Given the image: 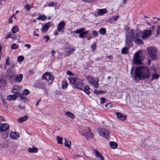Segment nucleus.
<instances>
[{
	"instance_id": "obj_31",
	"label": "nucleus",
	"mask_w": 160,
	"mask_h": 160,
	"mask_svg": "<svg viewBox=\"0 0 160 160\" xmlns=\"http://www.w3.org/2000/svg\"><path fill=\"white\" fill-rule=\"evenodd\" d=\"M68 78L70 83L72 85L75 83L76 79H77V78Z\"/></svg>"
},
{
	"instance_id": "obj_16",
	"label": "nucleus",
	"mask_w": 160,
	"mask_h": 160,
	"mask_svg": "<svg viewBox=\"0 0 160 160\" xmlns=\"http://www.w3.org/2000/svg\"><path fill=\"white\" fill-rule=\"evenodd\" d=\"M9 127V125L7 123L2 124L0 126V131H5L8 129Z\"/></svg>"
},
{
	"instance_id": "obj_34",
	"label": "nucleus",
	"mask_w": 160,
	"mask_h": 160,
	"mask_svg": "<svg viewBox=\"0 0 160 160\" xmlns=\"http://www.w3.org/2000/svg\"><path fill=\"white\" fill-rule=\"evenodd\" d=\"M99 32L101 34H105L106 33V29L104 28H101L99 30Z\"/></svg>"
},
{
	"instance_id": "obj_45",
	"label": "nucleus",
	"mask_w": 160,
	"mask_h": 160,
	"mask_svg": "<svg viewBox=\"0 0 160 160\" xmlns=\"http://www.w3.org/2000/svg\"><path fill=\"white\" fill-rule=\"evenodd\" d=\"M29 93V91L27 89H25L24 91L23 92V94L24 95H27Z\"/></svg>"
},
{
	"instance_id": "obj_13",
	"label": "nucleus",
	"mask_w": 160,
	"mask_h": 160,
	"mask_svg": "<svg viewBox=\"0 0 160 160\" xmlns=\"http://www.w3.org/2000/svg\"><path fill=\"white\" fill-rule=\"evenodd\" d=\"M19 136V133L16 132H11L10 133V137L11 138L14 139H18Z\"/></svg>"
},
{
	"instance_id": "obj_56",
	"label": "nucleus",
	"mask_w": 160,
	"mask_h": 160,
	"mask_svg": "<svg viewBox=\"0 0 160 160\" xmlns=\"http://www.w3.org/2000/svg\"><path fill=\"white\" fill-rule=\"evenodd\" d=\"M18 107L19 109L21 110L24 109L25 108L24 107L21 105H18Z\"/></svg>"
},
{
	"instance_id": "obj_7",
	"label": "nucleus",
	"mask_w": 160,
	"mask_h": 160,
	"mask_svg": "<svg viewBox=\"0 0 160 160\" xmlns=\"http://www.w3.org/2000/svg\"><path fill=\"white\" fill-rule=\"evenodd\" d=\"M81 132L82 134L87 138H92L93 137V134L88 128L85 130H82Z\"/></svg>"
},
{
	"instance_id": "obj_28",
	"label": "nucleus",
	"mask_w": 160,
	"mask_h": 160,
	"mask_svg": "<svg viewBox=\"0 0 160 160\" xmlns=\"http://www.w3.org/2000/svg\"><path fill=\"white\" fill-rule=\"evenodd\" d=\"M109 145L111 148L112 149L116 148L118 146L117 143L114 142H110L109 143Z\"/></svg>"
},
{
	"instance_id": "obj_57",
	"label": "nucleus",
	"mask_w": 160,
	"mask_h": 160,
	"mask_svg": "<svg viewBox=\"0 0 160 160\" xmlns=\"http://www.w3.org/2000/svg\"><path fill=\"white\" fill-rule=\"evenodd\" d=\"M119 18V16H116L114 18V21H116Z\"/></svg>"
},
{
	"instance_id": "obj_53",
	"label": "nucleus",
	"mask_w": 160,
	"mask_h": 160,
	"mask_svg": "<svg viewBox=\"0 0 160 160\" xmlns=\"http://www.w3.org/2000/svg\"><path fill=\"white\" fill-rule=\"evenodd\" d=\"M43 38L47 40L46 42H47L49 39V37L48 36H44Z\"/></svg>"
},
{
	"instance_id": "obj_64",
	"label": "nucleus",
	"mask_w": 160,
	"mask_h": 160,
	"mask_svg": "<svg viewBox=\"0 0 160 160\" xmlns=\"http://www.w3.org/2000/svg\"><path fill=\"white\" fill-rule=\"evenodd\" d=\"M104 92L103 91H98V92L97 93V94H98L100 93H103Z\"/></svg>"
},
{
	"instance_id": "obj_63",
	"label": "nucleus",
	"mask_w": 160,
	"mask_h": 160,
	"mask_svg": "<svg viewBox=\"0 0 160 160\" xmlns=\"http://www.w3.org/2000/svg\"><path fill=\"white\" fill-rule=\"evenodd\" d=\"M41 101V99L40 98L38 100V101L37 102H36V106H38L39 104V102H40V101Z\"/></svg>"
},
{
	"instance_id": "obj_14",
	"label": "nucleus",
	"mask_w": 160,
	"mask_h": 160,
	"mask_svg": "<svg viewBox=\"0 0 160 160\" xmlns=\"http://www.w3.org/2000/svg\"><path fill=\"white\" fill-rule=\"evenodd\" d=\"M65 25V23L64 21H62L60 22L58 24L57 30L59 32H61L63 29L64 28Z\"/></svg>"
},
{
	"instance_id": "obj_27",
	"label": "nucleus",
	"mask_w": 160,
	"mask_h": 160,
	"mask_svg": "<svg viewBox=\"0 0 160 160\" xmlns=\"http://www.w3.org/2000/svg\"><path fill=\"white\" fill-rule=\"evenodd\" d=\"M17 96L16 95H10L7 96V99L8 101L13 100L16 99Z\"/></svg>"
},
{
	"instance_id": "obj_9",
	"label": "nucleus",
	"mask_w": 160,
	"mask_h": 160,
	"mask_svg": "<svg viewBox=\"0 0 160 160\" xmlns=\"http://www.w3.org/2000/svg\"><path fill=\"white\" fill-rule=\"evenodd\" d=\"M73 85L72 87L75 88H79L81 90H82L83 89L82 81L81 79L78 78L76 79L75 82Z\"/></svg>"
},
{
	"instance_id": "obj_35",
	"label": "nucleus",
	"mask_w": 160,
	"mask_h": 160,
	"mask_svg": "<svg viewBox=\"0 0 160 160\" xmlns=\"http://www.w3.org/2000/svg\"><path fill=\"white\" fill-rule=\"evenodd\" d=\"M67 83L66 81H63L62 82V86L63 88H66L67 87Z\"/></svg>"
},
{
	"instance_id": "obj_48",
	"label": "nucleus",
	"mask_w": 160,
	"mask_h": 160,
	"mask_svg": "<svg viewBox=\"0 0 160 160\" xmlns=\"http://www.w3.org/2000/svg\"><path fill=\"white\" fill-rule=\"evenodd\" d=\"M24 8L26 10H28V11H29L30 9V6L28 4H27L24 6Z\"/></svg>"
},
{
	"instance_id": "obj_38",
	"label": "nucleus",
	"mask_w": 160,
	"mask_h": 160,
	"mask_svg": "<svg viewBox=\"0 0 160 160\" xmlns=\"http://www.w3.org/2000/svg\"><path fill=\"white\" fill-rule=\"evenodd\" d=\"M17 97H18L21 100H24L26 98V97L24 95L21 93L18 94Z\"/></svg>"
},
{
	"instance_id": "obj_5",
	"label": "nucleus",
	"mask_w": 160,
	"mask_h": 160,
	"mask_svg": "<svg viewBox=\"0 0 160 160\" xmlns=\"http://www.w3.org/2000/svg\"><path fill=\"white\" fill-rule=\"evenodd\" d=\"M149 55L152 59H155L157 57V49L154 47H150L147 48Z\"/></svg>"
},
{
	"instance_id": "obj_47",
	"label": "nucleus",
	"mask_w": 160,
	"mask_h": 160,
	"mask_svg": "<svg viewBox=\"0 0 160 160\" xmlns=\"http://www.w3.org/2000/svg\"><path fill=\"white\" fill-rule=\"evenodd\" d=\"M8 133L4 132L3 134H2V137L3 138H6L8 137Z\"/></svg>"
},
{
	"instance_id": "obj_46",
	"label": "nucleus",
	"mask_w": 160,
	"mask_h": 160,
	"mask_svg": "<svg viewBox=\"0 0 160 160\" xmlns=\"http://www.w3.org/2000/svg\"><path fill=\"white\" fill-rule=\"evenodd\" d=\"M100 99V103L101 104H104L105 102L106 99L103 98H101Z\"/></svg>"
},
{
	"instance_id": "obj_4",
	"label": "nucleus",
	"mask_w": 160,
	"mask_h": 160,
	"mask_svg": "<svg viewBox=\"0 0 160 160\" xmlns=\"http://www.w3.org/2000/svg\"><path fill=\"white\" fill-rule=\"evenodd\" d=\"M88 82L91 85L93 86L96 88H98V79L96 78L92 77L91 76H88L87 77Z\"/></svg>"
},
{
	"instance_id": "obj_19",
	"label": "nucleus",
	"mask_w": 160,
	"mask_h": 160,
	"mask_svg": "<svg viewBox=\"0 0 160 160\" xmlns=\"http://www.w3.org/2000/svg\"><path fill=\"white\" fill-rule=\"evenodd\" d=\"M116 114L118 118L122 120H124L126 119L125 115L120 112H117L116 113Z\"/></svg>"
},
{
	"instance_id": "obj_37",
	"label": "nucleus",
	"mask_w": 160,
	"mask_h": 160,
	"mask_svg": "<svg viewBox=\"0 0 160 160\" xmlns=\"http://www.w3.org/2000/svg\"><path fill=\"white\" fill-rule=\"evenodd\" d=\"M63 138L62 137H60L58 136L57 137V140L58 141V143L59 144H62V140Z\"/></svg>"
},
{
	"instance_id": "obj_60",
	"label": "nucleus",
	"mask_w": 160,
	"mask_h": 160,
	"mask_svg": "<svg viewBox=\"0 0 160 160\" xmlns=\"http://www.w3.org/2000/svg\"><path fill=\"white\" fill-rule=\"evenodd\" d=\"M55 51H54V50H52L51 51V53H52V57H54V53H55Z\"/></svg>"
},
{
	"instance_id": "obj_17",
	"label": "nucleus",
	"mask_w": 160,
	"mask_h": 160,
	"mask_svg": "<svg viewBox=\"0 0 160 160\" xmlns=\"http://www.w3.org/2000/svg\"><path fill=\"white\" fill-rule=\"evenodd\" d=\"M51 22H49L46 23L43 26L42 28L41 29V31L42 32H46L49 28V27L51 25Z\"/></svg>"
},
{
	"instance_id": "obj_23",
	"label": "nucleus",
	"mask_w": 160,
	"mask_h": 160,
	"mask_svg": "<svg viewBox=\"0 0 160 160\" xmlns=\"http://www.w3.org/2000/svg\"><path fill=\"white\" fill-rule=\"evenodd\" d=\"M23 78V75L22 74H19L17 75L15 78V81L17 82H21Z\"/></svg>"
},
{
	"instance_id": "obj_55",
	"label": "nucleus",
	"mask_w": 160,
	"mask_h": 160,
	"mask_svg": "<svg viewBox=\"0 0 160 160\" xmlns=\"http://www.w3.org/2000/svg\"><path fill=\"white\" fill-rule=\"evenodd\" d=\"M67 73L69 75H72L73 74L72 73L70 70L67 71Z\"/></svg>"
},
{
	"instance_id": "obj_52",
	"label": "nucleus",
	"mask_w": 160,
	"mask_h": 160,
	"mask_svg": "<svg viewBox=\"0 0 160 160\" xmlns=\"http://www.w3.org/2000/svg\"><path fill=\"white\" fill-rule=\"evenodd\" d=\"M157 34L160 35V26H158V29L157 31Z\"/></svg>"
},
{
	"instance_id": "obj_8",
	"label": "nucleus",
	"mask_w": 160,
	"mask_h": 160,
	"mask_svg": "<svg viewBox=\"0 0 160 160\" xmlns=\"http://www.w3.org/2000/svg\"><path fill=\"white\" fill-rule=\"evenodd\" d=\"M42 79L49 82V84L52 83L53 82L54 78L52 74L49 73L44 74L42 76Z\"/></svg>"
},
{
	"instance_id": "obj_32",
	"label": "nucleus",
	"mask_w": 160,
	"mask_h": 160,
	"mask_svg": "<svg viewBox=\"0 0 160 160\" xmlns=\"http://www.w3.org/2000/svg\"><path fill=\"white\" fill-rule=\"evenodd\" d=\"M159 75L157 74H153L152 76L151 80H154L155 79H157L159 78Z\"/></svg>"
},
{
	"instance_id": "obj_6",
	"label": "nucleus",
	"mask_w": 160,
	"mask_h": 160,
	"mask_svg": "<svg viewBox=\"0 0 160 160\" xmlns=\"http://www.w3.org/2000/svg\"><path fill=\"white\" fill-rule=\"evenodd\" d=\"M97 131L99 135L108 139L109 138V132L108 131L103 128L97 129Z\"/></svg>"
},
{
	"instance_id": "obj_24",
	"label": "nucleus",
	"mask_w": 160,
	"mask_h": 160,
	"mask_svg": "<svg viewBox=\"0 0 160 160\" xmlns=\"http://www.w3.org/2000/svg\"><path fill=\"white\" fill-rule=\"evenodd\" d=\"M66 53L68 55L72 54L74 51L75 49L70 48H67L65 49Z\"/></svg>"
},
{
	"instance_id": "obj_25",
	"label": "nucleus",
	"mask_w": 160,
	"mask_h": 160,
	"mask_svg": "<svg viewBox=\"0 0 160 160\" xmlns=\"http://www.w3.org/2000/svg\"><path fill=\"white\" fill-rule=\"evenodd\" d=\"M28 151L30 153H37L38 151V149L34 147H30L28 148Z\"/></svg>"
},
{
	"instance_id": "obj_12",
	"label": "nucleus",
	"mask_w": 160,
	"mask_h": 160,
	"mask_svg": "<svg viewBox=\"0 0 160 160\" xmlns=\"http://www.w3.org/2000/svg\"><path fill=\"white\" fill-rule=\"evenodd\" d=\"M85 29L84 28H81L76 30L74 32L77 34L79 33V37L82 38L85 35L83 32V31H85Z\"/></svg>"
},
{
	"instance_id": "obj_49",
	"label": "nucleus",
	"mask_w": 160,
	"mask_h": 160,
	"mask_svg": "<svg viewBox=\"0 0 160 160\" xmlns=\"http://www.w3.org/2000/svg\"><path fill=\"white\" fill-rule=\"evenodd\" d=\"M92 34L93 37H95L98 35V32L96 31H93L92 32Z\"/></svg>"
},
{
	"instance_id": "obj_62",
	"label": "nucleus",
	"mask_w": 160,
	"mask_h": 160,
	"mask_svg": "<svg viewBox=\"0 0 160 160\" xmlns=\"http://www.w3.org/2000/svg\"><path fill=\"white\" fill-rule=\"evenodd\" d=\"M33 35H35L36 36H38V35H39L38 34L36 33V31H34L33 32Z\"/></svg>"
},
{
	"instance_id": "obj_21",
	"label": "nucleus",
	"mask_w": 160,
	"mask_h": 160,
	"mask_svg": "<svg viewBox=\"0 0 160 160\" xmlns=\"http://www.w3.org/2000/svg\"><path fill=\"white\" fill-rule=\"evenodd\" d=\"M107 12V10L106 8L99 9L97 12V14L99 15L102 16L106 13Z\"/></svg>"
},
{
	"instance_id": "obj_20",
	"label": "nucleus",
	"mask_w": 160,
	"mask_h": 160,
	"mask_svg": "<svg viewBox=\"0 0 160 160\" xmlns=\"http://www.w3.org/2000/svg\"><path fill=\"white\" fill-rule=\"evenodd\" d=\"M28 116L26 115L24 116L21 117L17 119V121L19 123L22 122L26 121L28 119Z\"/></svg>"
},
{
	"instance_id": "obj_18",
	"label": "nucleus",
	"mask_w": 160,
	"mask_h": 160,
	"mask_svg": "<svg viewBox=\"0 0 160 160\" xmlns=\"http://www.w3.org/2000/svg\"><path fill=\"white\" fill-rule=\"evenodd\" d=\"M6 82L3 76H0V88H2L6 85Z\"/></svg>"
},
{
	"instance_id": "obj_54",
	"label": "nucleus",
	"mask_w": 160,
	"mask_h": 160,
	"mask_svg": "<svg viewBox=\"0 0 160 160\" xmlns=\"http://www.w3.org/2000/svg\"><path fill=\"white\" fill-rule=\"evenodd\" d=\"M24 46L27 47L28 48H30L31 47V46L29 44H25Z\"/></svg>"
},
{
	"instance_id": "obj_10",
	"label": "nucleus",
	"mask_w": 160,
	"mask_h": 160,
	"mask_svg": "<svg viewBox=\"0 0 160 160\" xmlns=\"http://www.w3.org/2000/svg\"><path fill=\"white\" fill-rule=\"evenodd\" d=\"M151 30H144L142 32V38L144 39H147V38L150 37L152 34Z\"/></svg>"
},
{
	"instance_id": "obj_43",
	"label": "nucleus",
	"mask_w": 160,
	"mask_h": 160,
	"mask_svg": "<svg viewBox=\"0 0 160 160\" xmlns=\"http://www.w3.org/2000/svg\"><path fill=\"white\" fill-rule=\"evenodd\" d=\"M96 43L94 42L91 46V48L92 51H94L95 50L96 47Z\"/></svg>"
},
{
	"instance_id": "obj_44",
	"label": "nucleus",
	"mask_w": 160,
	"mask_h": 160,
	"mask_svg": "<svg viewBox=\"0 0 160 160\" xmlns=\"http://www.w3.org/2000/svg\"><path fill=\"white\" fill-rule=\"evenodd\" d=\"M12 49H16L18 48V46L15 43L12 44L11 46Z\"/></svg>"
},
{
	"instance_id": "obj_11",
	"label": "nucleus",
	"mask_w": 160,
	"mask_h": 160,
	"mask_svg": "<svg viewBox=\"0 0 160 160\" xmlns=\"http://www.w3.org/2000/svg\"><path fill=\"white\" fill-rule=\"evenodd\" d=\"M8 77H9L10 79H12L16 75V71L11 69H8L7 71Z\"/></svg>"
},
{
	"instance_id": "obj_40",
	"label": "nucleus",
	"mask_w": 160,
	"mask_h": 160,
	"mask_svg": "<svg viewBox=\"0 0 160 160\" xmlns=\"http://www.w3.org/2000/svg\"><path fill=\"white\" fill-rule=\"evenodd\" d=\"M37 87L39 88H44V85L42 83H39L37 85Z\"/></svg>"
},
{
	"instance_id": "obj_30",
	"label": "nucleus",
	"mask_w": 160,
	"mask_h": 160,
	"mask_svg": "<svg viewBox=\"0 0 160 160\" xmlns=\"http://www.w3.org/2000/svg\"><path fill=\"white\" fill-rule=\"evenodd\" d=\"M128 47H125L123 48L121 50V52L123 54H128Z\"/></svg>"
},
{
	"instance_id": "obj_39",
	"label": "nucleus",
	"mask_w": 160,
	"mask_h": 160,
	"mask_svg": "<svg viewBox=\"0 0 160 160\" xmlns=\"http://www.w3.org/2000/svg\"><path fill=\"white\" fill-rule=\"evenodd\" d=\"M46 18V17L45 15H40L37 18L38 20H41L42 21H44Z\"/></svg>"
},
{
	"instance_id": "obj_61",
	"label": "nucleus",
	"mask_w": 160,
	"mask_h": 160,
	"mask_svg": "<svg viewBox=\"0 0 160 160\" xmlns=\"http://www.w3.org/2000/svg\"><path fill=\"white\" fill-rule=\"evenodd\" d=\"M110 103H108L105 105V107L107 108H109V106H110Z\"/></svg>"
},
{
	"instance_id": "obj_33",
	"label": "nucleus",
	"mask_w": 160,
	"mask_h": 160,
	"mask_svg": "<svg viewBox=\"0 0 160 160\" xmlns=\"http://www.w3.org/2000/svg\"><path fill=\"white\" fill-rule=\"evenodd\" d=\"M89 90L90 88L88 86H86L84 88V92L88 94H89L90 93Z\"/></svg>"
},
{
	"instance_id": "obj_36",
	"label": "nucleus",
	"mask_w": 160,
	"mask_h": 160,
	"mask_svg": "<svg viewBox=\"0 0 160 160\" xmlns=\"http://www.w3.org/2000/svg\"><path fill=\"white\" fill-rule=\"evenodd\" d=\"M19 30L18 27L17 26H14L12 29V32L13 33H16Z\"/></svg>"
},
{
	"instance_id": "obj_50",
	"label": "nucleus",
	"mask_w": 160,
	"mask_h": 160,
	"mask_svg": "<svg viewBox=\"0 0 160 160\" xmlns=\"http://www.w3.org/2000/svg\"><path fill=\"white\" fill-rule=\"evenodd\" d=\"M114 16H113V17H111V18H108L107 20V22H110V23H111V20L113 18H114Z\"/></svg>"
},
{
	"instance_id": "obj_15",
	"label": "nucleus",
	"mask_w": 160,
	"mask_h": 160,
	"mask_svg": "<svg viewBox=\"0 0 160 160\" xmlns=\"http://www.w3.org/2000/svg\"><path fill=\"white\" fill-rule=\"evenodd\" d=\"M12 91L13 93L16 94L17 95L20 93V92L21 91V88L16 85H14L12 88Z\"/></svg>"
},
{
	"instance_id": "obj_3",
	"label": "nucleus",
	"mask_w": 160,
	"mask_h": 160,
	"mask_svg": "<svg viewBox=\"0 0 160 160\" xmlns=\"http://www.w3.org/2000/svg\"><path fill=\"white\" fill-rule=\"evenodd\" d=\"M145 58L144 56L142 54L141 50H138L134 54L133 58V62L135 64H142V61Z\"/></svg>"
},
{
	"instance_id": "obj_1",
	"label": "nucleus",
	"mask_w": 160,
	"mask_h": 160,
	"mask_svg": "<svg viewBox=\"0 0 160 160\" xmlns=\"http://www.w3.org/2000/svg\"><path fill=\"white\" fill-rule=\"evenodd\" d=\"M151 77L150 69L147 66L137 67L134 72V79L139 80L149 79Z\"/></svg>"
},
{
	"instance_id": "obj_2",
	"label": "nucleus",
	"mask_w": 160,
	"mask_h": 160,
	"mask_svg": "<svg viewBox=\"0 0 160 160\" xmlns=\"http://www.w3.org/2000/svg\"><path fill=\"white\" fill-rule=\"evenodd\" d=\"M139 34L138 33L134 32L131 29H127L126 31V45L129 47L132 44V40L135 39V42L136 44H142L143 42L140 39L138 38Z\"/></svg>"
},
{
	"instance_id": "obj_42",
	"label": "nucleus",
	"mask_w": 160,
	"mask_h": 160,
	"mask_svg": "<svg viewBox=\"0 0 160 160\" xmlns=\"http://www.w3.org/2000/svg\"><path fill=\"white\" fill-rule=\"evenodd\" d=\"M24 59V57L22 56H20L18 58V61L19 62H22Z\"/></svg>"
},
{
	"instance_id": "obj_58",
	"label": "nucleus",
	"mask_w": 160,
	"mask_h": 160,
	"mask_svg": "<svg viewBox=\"0 0 160 160\" xmlns=\"http://www.w3.org/2000/svg\"><path fill=\"white\" fill-rule=\"evenodd\" d=\"M12 18L11 17L9 19L8 22L10 23H12L13 22V21L12 20Z\"/></svg>"
},
{
	"instance_id": "obj_41",
	"label": "nucleus",
	"mask_w": 160,
	"mask_h": 160,
	"mask_svg": "<svg viewBox=\"0 0 160 160\" xmlns=\"http://www.w3.org/2000/svg\"><path fill=\"white\" fill-rule=\"evenodd\" d=\"M57 4L56 2H51L48 4V6L49 7H53Z\"/></svg>"
},
{
	"instance_id": "obj_51",
	"label": "nucleus",
	"mask_w": 160,
	"mask_h": 160,
	"mask_svg": "<svg viewBox=\"0 0 160 160\" xmlns=\"http://www.w3.org/2000/svg\"><path fill=\"white\" fill-rule=\"evenodd\" d=\"M10 58L9 57H8L6 61V63L7 65H9V61Z\"/></svg>"
},
{
	"instance_id": "obj_26",
	"label": "nucleus",
	"mask_w": 160,
	"mask_h": 160,
	"mask_svg": "<svg viewBox=\"0 0 160 160\" xmlns=\"http://www.w3.org/2000/svg\"><path fill=\"white\" fill-rule=\"evenodd\" d=\"M64 139L65 141V145L69 149H71V142L68 139H67L66 138H64Z\"/></svg>"
},
{
	"instance_id": "obj_22",
	"label": "nucleus",
	"mask_w": 160,
	"mask_h": 160,
	"mask_svg": "<svg viewBox=\"0 0 160 160\" xmlns=\"http://www.w3.org/2000/svg\"><path fill=\"white\" fill-rule=\"evenodd\" d=\"M94 152L96 157L99 158L101 160H104V158L102 154L98 150H95Z\"/></svg>"
},
{
	"instance_id": "obj_29",
	"label": "nucleus",
	"mask_w": 160,
	"mask_h": 160,
	"mask_svg": "<svg viewBox=\"0 0 160 160\" xmlns=\"http://www.w3.org/2000/svg\"><path fill=\"white\" fill-rule=\"evenodd\" d=\"M65 115L71 119H73L74 118V115L73 114L69 112H66Z\"/></svg>"
},
{
	"instance_id": "obj_59",
	"label": "nucleus",
	"mask_w": 160,
	"mask_h": 160,
	"mask_svg": "<svg viewBox=\"0 0 160 160\" xmlns=\"http://www.w3.org/2000/svg\"><path fill=\"white\" fill-rule=\"evenodd\" d=\"M3 106L5 108H7L8 107L7 104L6 103L3 101Z\"/></svg>"
}]
</instances>
